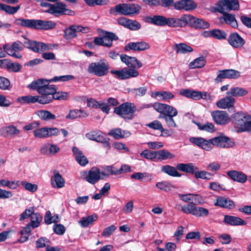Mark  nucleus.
I'll list each match as a JSON object with an SVG mask.
<instances>
[{"mask_svg":"<svg viewBox=\"0 0 251 251\" xmlns=\"http://www.w3.org/2000/svg\"><path fill=\"white\" fill-rule=\"evenodd\" d=\"M189 140L194 145L206 151H209L213 146L228 148H231L235 145L233 141L223 133H220L218 136L212 138L209 140L201 137H191Z\"/></svg>","mask_w":251,"mask_h":251,"instance_id":"f257e3e1","label":"nucleus"},{"mask_svg":"<svg viewBox=\"0 0 251 251\" xmlns=\"http://www.w3.org/2000/svg\"><path fill=\"white\" fill-rule=\"evenodd\" d=\"M43 78L38 79L33 81L27 85V87L33 90H36L40 95L31 96L28 95L19 98L18 100L23 103H34L38 102L41 104H46L45 94L43 92Z\"/></svg>","mask_w":251,"mask_h":251,"instance_id":"f03ea898","label":"nucleus"},{"mask_svg":"<svg viewBox=\"0 0 251 251\" xmlns=\"http://www.w3.org/2000/svg\"><path fill=\"white\" fill-rule=\"evenodd\" d=\"M14 24L18 26L37 30H50L53 28L56 24L51 21L17 18Z\"/></svg>","mask_w":251,"mask_h":251,"instance_id":"7ed1b4c3","label":"nucleus"},{"mask_svg":"<svg viewBox=\"0 0 251 251\" xmlns=\"http://www.w3.org/2000/svg\"><path fill=\"white\" fill-rule=\"evenodd\" d=\"M43 92L45 94L46 103L48 104L54 100H65L68 99L69 94L65 92L57 91V87L48 84L46 79H43Z\"/></svg>","mask_w":251,"mask_h":251,"instance_id":"20e7f679","label":"nucleus"},{"mask_svg":"<svg viewBox=\"0 0 251 251\" xmlns=\"http://www.w3.org/2000/svg\"><path fill=\"white\" fill-rule=\"evenodd\" d=\"M23 41H16L12 43L11 45L5 44L3 46L4 51L10 56L15 58L20 59L22 58V55L19 52L23 50L24 48L29 49V39L25 36L23 35Z\"/></svg>","mask_w":251,"mask_h":251,"instance_id":"39448f33","label":"nucleus"},{"mask_svg":"<svg viewBox=\"0 0 251 251\" xmlns=\"http://www.w3.org/2000/svg\"><path fill=\"white\" fill-rule=\"evenodd\" d=\"M176 168L179 171L194 175L195 177L197 179L210 180L214 176V174L210 172L205 171H198L199 168L192 163L187 164L178 163L176 165Z\"/></svg>","mask_w":251,"mask_h":251,"instance_id":"423d86ee","label":"nucleus"},{"mask_svg":"<svg viewBox=\"0 0 251 251\" xmlns=\"http://www.w3.org/2000/svg\"><path fill=\"white\" fill-rule=\"evenodd\" d=\"M141 7L136 3H122L116 5L114 8H111L109 13L111 14L115 13L125 16L137 15L140 13Z\"/></svg>","mask_w":251,"mask_h":251,"instance_id":"0eeeda50","label":"nucleus"},{"mask_svg":"<svg viewBox=\"0 0 251 251\" xmlns=\"http://www.w3.org/2000/svg\"><path fill=\"white\" fill-rule=\"evenodd\" d=\"M136 107L134 103L126 102L114 107V113L125 120H131L135 117Z\"/></svg>","mask_w":251,"mask_h":251,"instance_id":"6e6552de","label":"nucleus"},{"mask_svg":"<svg viewBox=\"0 0 251 251\" xmlns=\"http://www.w3.org/2000/svg\"><path fill=\"white\" fill-rule=\"evenodd\" d=\"M251 119V116L245 112L240 111L233 114L230 118V121L236 131L241 133L247 131V123Z\"/></svg>","mask_w":251,"mask_h":251,"instance_id":"1a4fd4ad","label":"nucleus"},{"mask_svg":"<svg viewBox=\"0 0 251 251\" xmlns=\"http://www.w3.org/2000/svg\"><path fill=\"white\" fill-rule=\"evenodd\" d=\"M109 68V63L105 59H101L98 62L90 63L87 70L90 74L101 77L108 74Z\"/></svg>","mask_w":251,"mask_h":251,"instance_id":"9d476101","label":"nucleus"},{"mask_svg":"<svg viewBox=\"0 0 251 251\" xmlns=\"http://www.w3.org/2000/svg\"><path fill=\"white\" fill-rule=\"evenodd\" d=\"M45 11L55 16L64 15L73 16L75 14L74 11L67 8L66 5L61 2H56L52 4L50 8H48Z\"/></svg>","mask_w":251,"mask_h":251,"instance_id":"9b49d317","label":"nucleus"},{"mask_svg":"<svg viewBox=\"0 0 251 251\" xmlns=\"http://www.w3.org/2000/svg\"><path fill=\"white\" fill-rule=\"evenodd\" d=\"M216 5L214 11L219 13H223L225 10H238L240 7L238 0H219Z\"/></svg>","mask_w":251,"mask_h":251,"instance_id":"f8f14e48","label":"nucleus"},{"mask_svg":"<svg viewBox=\"0 0 251 251\" xmlns=\"http://www.w3.org/2000/svg\"><path fill=\"white\" fill-rule=\"evenodd\" d=\"M100 169L92 167L89 171L81 172L80 177L82 179L91 184H95L100 180L103 179L102 176H100Z\"/></svg>","mask_w":251,"mask_h":251,"instance_id":"ddd939ff","label":"nucleus"},{"mask_svg":"<svg viewBox=\"0 0 251 251\" xmlns=\"http://www.w3.org/2000/svg\"><path fill=\"white\" fill-rule=\"evenodd\" d=\"M182 212L186 214H192L196 217H206L209 213L207 208L190 204H187V206L182 208Z\"/></svg>","mask_w":251,"mask_h":251,"instance_id":"4468645a","label":"nucleus"},{"mask_svg":"<svg viewBox=\"0 0 251 251\" xmlns=\"http://www.w3.org/2000/svg\"><path fill=\"white\" fill-rule=\"evenodd\" d=\"M155 110L160 113L159 118L162 119L170 115H177V110L170 105L157 102L155 105Z\"/></svg>","mask_w":251,"mask_h":251,"instance_id":"2eb2a0df","label":"nucleus"},{"mask_svg":"<svg viewBox=\"0 0 251 251\" xmlns=\"http://www.w3.org/2000/svg\"><path fill=\"white\" fill-rule=\"evenodd\" d=\"M111 74L121 80H125L130 77H135L139 75V72L134 68H125L119 70H111Z\"/></svg>","mask_w":251,"mask_h":251,"instance_id":"dca6fc26","label":"nucleus"},{"mask_svg":"<svg viewBox=\"0 0 251 251\" xmlns=\"http://www.w3.org/2000/svg\"><path fill=\"white\" fill-rule=\"evenodd\" d=\"M86 137L93 141L101 143L106 148H110L109 138L103 133L98 131H92L86 134Z\"/></svg>","mask_w":251,"mask_h":251,"instance_id":"f3484780","label":"nucleus"},{"mask_svg":"<svg viewBox=\"0 0 251 251\" xmlns=\"http://www.w3.org/2000/svg\"><path fill=\"white\" fill-rule=\"evenodd\" d=\"M187 25L196 29H204L209 27L210 24L202 19L187 14Z\"/></svg>","mask_w":251,"mask_h":251,"instance_id":"a211bd4d","label":"nucleus"},{"mask_svg":"<svg viewBox=\"0 0 251 251\" xmlns=\"http://www.w3.org/2000/svg\"><path fill=\"white\" fill-rule=\"evenodd\" d=\"M187 14L182 15L180 18H167V26L171 27H183L187 25Z\"/></svg>","mask_w":251,"mask_h":251,"instance_id":"6ab92c4d","label":"nucleus"},{"mask_svg":"<svg viewBox=\"0 0 251 251\" xmlns=\"http://www.w3.org/2000/svg\"><path fill=\"white\" fill-rule=\"evenodd\" d=\"M211 116L216 124L225 125L230 121L228 114L224 111L216 110L212 112Z\"/></svg>","mask_w":251,"mask_h":251,"instance_id":"aec40b11","label":"nucleus"},{"mask_svg":"<svg viewBox=\"0 0 251 251\" xmlns=\"http://www.w3.org/2000/svg\"><path fill=\"white\" fill-rule=\"evenodd\" d=\"M227 41L231 46L236 49L242 48L246 43L244 39L236 32L231 33Z\"/></svg>","mask_w":251,"mask_h":251,"instance_id":"412c9836","label":"nucleus"},{"mask_svg":"<svg viewBox=\"0 0 251 251\" xmlns=\"http://www.w3.org/2000/svg\"><path fill=\"white\" fill-rule=\"evenodd\" d=\"M118 24L131 30H137L141 28V24L136 20H132L125 17L118 19Z\"/></svg>","mask_w":251,"mask_h":251,"instance_id":"4be33fe9","label":"nucleus"},{"mask_svg":"<svg viewBox=\"0 0 251 251\" xmlns=\"http://www.w3.org/2000/svg\"><path fill=\"white\" fill-rule=\"evenodd\" d=\"M150 47L149 44L144 41L129 42L125 46L124 50L129 51L133 50L136 51H141L149 49Z\"/></svg>","mask_w":251,"mask_h":251,"instance_id":"5701e85b","label":"nucleus"},{"mask_svg":"<svg viewBox=\"0 0 251 251\" xmlns=\"http://www.w3.org/2000/svg\"><path fill=\"white\" fill-rule=\"evenodd\" d=\"M173 6L176 10L185 11L193 10L197 7V4L192 0H180L174 2Z\"/></svg>","mask_w":251,"mask_h":251,"instance_id":"b1692460","label":"nucleus"},{"mask_svg":"<svg viewBox=\"0 0 251 251\" xmlns=\"http://www.w3.org/2000/svg\"><path fill=\"white\" fill-rule=\"evenodd\" d=\"M120 58L122 62L125 63L129 68L139 69L142 66V63L135 57L121 54Z\"/></svg>","mask_w":251,"mask_h":251,"instance_id":"393cba45","label":"nucleus"},{"mask_svg":"<svg viewBox=\"0 0 251 251\" xmlns=\"http://www.w3.org/2000/svg\"><path fill=\"white\" fill-rule=\"evenodd\" d=\"M214 205L222 208L231 210L235 208L236 205L234 202L229 199L225 197H219L217 198Z\"/></svg>","mask_w":251,"mask_h":251,"instance_id":"a878e982","label":"nucleus"},{"mask_svg":"<svg viewBox=\"0 0 251 251\" xmlns=\"http://www.w3.org/2000/svg\"><path fill=\"white\" fill-rule=\"evenodd\" d=\"M51 185L53 188L59 189L65 186V180L57 170L53 171V176L50 178Z\"/></svg>","mask_w":251,"mask_h":251,"instance_id":"bb28decb","label":"nucleus"},{"mask_svg":"<svg viewBox=\"0 0 251 251\" xmlns=\"http://www.w3.org/2000/svg\"><path fill=\"white\" fill-rule=\"evenodd\" d=\"M223 223L230 226H245L247 224L246 221L241 218L228 215L224 216Z\"/></svg>","mask_w":251,"mask_h":251,"instance_id":"cd10ccee","label":"nucleus"},{"mask_svg":"<svg viewBox=\"0 0 251 251\" xmlns=\"http://www.w3.org/2000/svg\"><path fill=\"white\" fill-rule=\"evenodd\" d=\"M101 36H103L104 42H105V47L107 48H111L113 46V41H117L119 40L118 36L116 35L114 33L100 29Z\"/></svg>","mask_w":251,"mask_h":251,"instance_id":"c85d7f7f","label":"nucleus"},{"mask_svg":"<svg viewBox=\"0 0 251 251\" xmlns=\"http://www.w3.org/2000/svg\"><path fill=\"white\" fill-rule=\"evenodd\" d=\"M20 132V130L13 125L3 126L0 129V135L4 137L16 136Z\"/></svg>","mask_w":251,"mask_h":251,"instance_id":"c756f323","label":"nucleus"},{"mask_svg":"<svg viewBox=\"0 0 251 251\" xmlns=\"http://www.w3.org/2000/svg\"><path fill=\"white\" fill-rule=\"evenodd\" d=\"M29 50L35 52L40 53L50 50L48 44L44 43L29 40Z\"/></svg>","mask_w":251,"mask_h":251,"instance_id":"7c9ffc66","label":"nucleus"},{"mask_svg":"<svg viewBox=\"0 0 251 251\" xmlns=\"http://www.w3.org/2000/svg\"><path fill=\"white\" fill-rule=\"evenodd\" d=\"M87 106L88 107H93L96 109L100 108L103 112L108 114L110 110V108L106 105L104 102L98 101L92 98L87 99Z\"/></svg>","mask_w":251,"mask_h":251,"instance_id":"2f4dec72","label":"nucleus"},{"mask_svg":"<svg viewBox=\"0 0 251 251\" xmlns=\"http://www.w3.org/2000/svg\"><path fill=\"white\" fill-rule=\"evenodd\" d=\"M227 176L233 181L244 183L247 180V176L243 172L235 170L229 171Z\"/></svg>","mask_w":251,"mask_h":251,"instance_id":"473e14b6","label":"nucleus"},{"mask_svg":"<svg viewBox=\"0 0 251 251\" xmlns=\"http://www.w3.org/2000/svg\"><path fill=\"white\" fill-rule=\"evenodd\" d=\"M147 22L159 26H167V18L161 15H154L153 17H147Z\"/></svg>","mask_w":251,"mask_h":251,"instance_id":"72a5a7b5","label":"nucleus"},{"mask_svg":"<svg viewBox=\"0 0 251 251\" xmlns=\"http://www.w3.org/2000/svg\"><path fill=\"white\" fill-rule=\"evenodd\" d=\"M235 99L228 96L218 101L216 105L219 108L226 109L233 107Z\"/></svg>","mask_w":251,"mask_h":251,"instance_id":"f704fd0d","label":"nucleus"},{"mask_svg":"<svg viewBox=\"0 0 251 251\" xmlns=\"http://www.w3.org/2000/svg\"><path fill=\"white\" fill-rule=\"evenodd\" d=\"M173 48L176 53L186 54L193 51L191 46L183 43L175 44Z\"/></svg>","mask_w":251,"mask_h":251,"instance_id":"c9c22d12","label":"nucleus"},{"mask_svg":"<svg viewBox=\"0 0 251 251\" xmlns=\"http://www.w3.org/2000/svg\"><path fill=\"white\" fill-rule=\"evenodd\" d=\"M220 13L223 15V17H221V20L223 19L226 24L231 25L233 28H237L238 23L234 14L226 13L225 11L223 13Z\"/></svg>","mask_w":251,"mask_h":251,"instance_id":"e433bc0d","label":"nucleus"},{"mask_svg":"<svg viewBox=\"0 0 251 251\" xmlns=\"http://www.w3.org/2000/svg\"><path fill=\"white\" fill-rule=\"evenodd\" d=\"M177 170L178 169L176 167L169 165L162 166L161 168V171L164 174L173 177H181L182 175L178 172Z\"/></svg>","mask_w":251,"mask_h":251,"instance_id":"4c0bfd02","label":"nucleus"},{"mask_svg":"<svg viewBox=\"0 0 251 251\" xmlns=\"http://www.w3.org/2000/svg\"><path fill=\"white\" fill-rule=\"evenodd\" d=\"M248 93V91L244 88L234 87L231 88L229 91L227 92V95L232 97H238L245 96Z\"/></svg>","mask_w":251,"mask_h":251,"instance_id":"58836bf2","label":"nucleus"},{"mask_svg":"<svg viewBox=\"0 0 251 251\" xmlns=\"http://www.w3.org/2000/svg\"><path fill=\"white\" fill-rule=\"evenodd\" d=\"M109 135L113 136L116 139H120L129 136L130 133L128 131L122 130L121 128H118L111 129L109 133Z\"/></svg>","mask_w":251,"mask_h":251,"instance_id":"ea45409f","label":"nucleus"},{"mask_svg":"<svg viewBox=\"0 0 251 251\" xmlns=\"http://www.w3.org/2000/svg\"><path fill=\"white\" fill-rule=\"evenodd\" d=\"M20 8V5L12 6L10 5L2 3L0 1V10L3 11L8 14L13 15L16 13Z\"/></svg>","mask_w":251,"mask_h":251,"instance_id":"a19ab883","label":"nucleus"},{"mask_svg":"<svg viewBox=\"0 0 251 251\" xmlns=\"http://www.w3.org/2000/svg\"><path fill=\"white\" fill-rule=\"evenodd\" d=\"M88 114L84 111L78 109L70 110L69 113L66 116V119L74 120L77 118L86 117Z\"/></svg>","mask_w":251,"mask_h":251,"instance_id":"79ce46f5","label":"nucleus"},{"mask_svg":"<svg viewBox=\"0 0 251 251\" xmlns=\"http://www.w3.org/2000/svg\"><path fill=\"white\" fill-rule=\"evenodd\" d=\"M175 155L166 150H161L157 151V160L162 161L174 158Z\"/></svg>","mask_w":251,"mask_h":251,"instance_id":"37998d69","label":"nucleus"},{"mask_svg":"<svg viewBox=\"0 0 251 251\" xmlns=\"http://www.w3.org/2000/svg\"><path fill=\"white\" fill-rule=\"evenodd\" d=\"M206 63L205 57L200 56L194 60L189 64V67L191 69L201 68L203 67Z\"/></svg>","mask_w":251,"mask_h":251,"instance_id":"c03bdc74","label":"nucleus"},{"mask_svg":"<svg viewBox=\"0 0 251 251\" xmlns=\"http://www.w3.org/2000/svg\"><path fill=\"white\" fill-rule=\"evenodd\" d=\"M42 219V216L40 213L34 212L30 216L31 222L28 224L33 228L38 227Z\"/></svg>","mask_w":251,"mask_h":251,"instance_id":"a18cd8bd","label":"nucleus"},{"mask_svg":"<svg viewBox=\"0 0 251 251\" xmlns=\"http://www.w3.org/2000/svg\"><path fill=\"white\" fill-rule=\"evenodd\" d=\"M140 155L142 157L152 161L157 160V151L145 150L140 153Z\"/></svg>","mask_w":251,"mask_h":251,"instance_id":"49530a36","label":"nucleus"},{"mask_svg":"<svg viewBox=\"0 0 251 251\" xmlns=\"http://www.w3.org/2000/svg\"><path fill=\"white\" fill-rule=\"evenodd\" d=\"M37 115L41 119L46 121L54 120L56 118V116L54 114L47 110H41L38 111Z\"/></svg>","mask_w":251,"mask_h":251,"instance_id":"de8ad7c7","label":"nucleus"},{"mask_svg":"<svg viewBox=\"0 0 251 251\" xmlns=\"http://www.w3.org/2000/svg\"><path fill=\"white\" fill-rule=\"evenodd\" d=\"M97 219V215L93 214L92 215L88 216L86 217H82L81 219L79 221V223L82 227H85L92 224V223L94 221H96Z\"/></svg>","mask_w":251,"mask_h":251,"instance_id":"09e8293b","label":"nucleus"},{"mask_svg":"<svg viewBox=\"0 0 251 251\" xmlns=\"http://www.w3.org/2000/svg\"><path fill=\"white\" fill-rule=\"evenodd\" d=\"M200 130H204L208 132H213L215 131L214 125L212 123L207 122L202 125L200 122H194Z\"/></svg>","mask_w":251,"mask_h":251,"instance_id":"8fccbe9b","label":"nucleus"},{"mask_svg":"<svg viewBox=\"0 0 251 251\" xmlns=\"http://www.w3.org/2000/svg\"><path fill=\"white\" fill-rule=\"evenodd\" d=\"M207 93L203 91H198L191 90L190 98L194 100H199L200 99L206 100Z\"/></svg>","mask_w":251,"mask_h":251,"instance_id":"3c124183","label":"nucleus"},{"mask_svg":"<svg viewBox=\"0 0 251 251\" xmlns=\"http://www.w3.org/2000/svg\"><path fill=\"white\" fill-rule=\"evenodd\" d=\"M156 186L159 189L164 191H170L175 189L176 187L170 182L162 181L156 184Z\"/></svg>","mask_w":251,"mask_h":251,"instance_id":"603ef678","label":"nucleus"},{"mask_svg":"<svg viewBox=\"0 0 251 251\" xmlns=\"http://www.w3.org/2000/svg\"><path fill=\"white\" fill-rule=\"evenodd\" d=\"M157 96H160L162 97V100H167L170 99H172L175 97L174 94H173L171 92L169 91H158L156 92L154 94V96H153L154 98H156Z\"/></svg>","mask_w":251,"mask_h":251,"instance_id":"864d4df0","label":"nucleus"},{"mask_svg":"<svg viewBox=\"0 0 251 251\" xmlns=\"http://www.w3.org/2000/svg\"><path fill=\"white\" fill-rule=\"evenodd\" d=\"M75 78L74 75H64L61 76H56L53 78L50 79H46L48 81V84L50 82H57V81H67Z\"/></svg>","mask_w":251,"mask_h":251,"instance_id":"5fc2aeb1","label":"nucleus"},{"mask_svg":"<svg viewBox=\"0 0 251 251\" xmlns=\"http://www.w3.org/2000/svg\"><path fill=\"white\" fill-rule=\"evenodd\" d=\"M75 27V26L73 25L65 29L64 37L66 39H72L77 36L76 30H75L74 28Z\"/></svg>","mask_w":251,"mask_h":251,"instance_id":"6e6d98bb","label":"nucleus"},{"mask_svg":"<svg viewBox=\"0 0 251 251\" xmlns=\"http://www.w3.org/2000/svg\"><path fill=\"white\" fill-rule=\"evenodd\" d=\"M212 37L218 40H225L226 38V33L223 30L218 29H213Z\"/></svg>","mask_w":251,"mask_h":251,"instance_id":"4d7b16f0","label":"nucleus"},{"mask_svg":"<svg viewBox=\"0 0 251 251\" xmlns=\"http://www.w3.org/2000/svg\"><path fill=\"white\" fill-rule=\"evenodd\" d=\"M22 65L18 63L11 62L9 61L7 66V71L11 72L17 73L21 71Z\"/></svg>","mask_w":251,"mask_h":251,"instance_id":"13d9d810","label":"nucleus"},{"mask_svg":"<svg viewBox=\"0 0 251 251\" xmlns=\"http://www.w3.org/2000/svg\"><path fill=\"white\" fill-rule=\"evenodd\" d=\"M46 127L37 128L33 131L35 137L38 138H45L47 137Z\"/></svg>","mask_w":251,"mask_h":251,"instance_id":"bf43d9fd","label":"nucleus"},{"mask_svg":"<svg viewBox=\"0 0 251 251\" xmlns=\"http://www.w3.org/2000/svg\"><path fill=\"white\" fill-rule=\"evenodd\" d=\"M147 126L151 128L159 130L161 133H163L164 131V128L161 122L157 120L150 123Z\"/></svg>","mask_w":251,"mask_h":251,"instance_id":"052dcab7","label":"nucleus"},{"mask_svg":"<svg viewBox=\"0 0 251 251\" xmlns=\"http://www.w3.org/2000/svg\"><path fill=\"white\" fill-rule=\"evenodd\" d=\"M22 186H23L26 190L34 193L38 189V186L35 184H32L30 182L26 181H22L21 182Z\"/></svg>","mask_w":251,"mask_h":251,"instance_id":"680f3d73","label":"nucleus"},{"mask_svg":"<svg viewBox=\"0 0 251 251\" xmlns=\"http://www.w3.org/2000/svg\"><path fill=\"white\" fill-rule=\"evenodd\" d=\"M192 201L190 202V204L196 205L202 204L204 202V200L203 198L198 194H193L192 196Z\"/></svg>","mask_w":251,"mask_h":251,"instance_id":"e2e57ef3","label":"nucleus"},{"mask_svg":"<svg viewBox=\"0 0 251 251\" xmlns=\"http://www.w3.org/2000/svg\"><path fill=\"white\" fill-rule=\"evenodd\" d=\"M227 79H236L240 76V72L233 69H226Z\"/></svg>","mask_w":251,"mask_h":251,"instance_id":"0e129e2a","label":"nucleus"},{"mask_svg":"<svg viewBox=\"0 0 251 251\" xmlns=\"http://www.w3.org/2000/svg\"><path fill=\"white\" fill-rule=\"evenodd\" d=\"M34 212V207H30L29 208H26L23 212L21 214L19 219L20 221H23L29 217H30L31 215Z\"/></svg>","mask_w":251,"mask_h":251,"instance_id":"69168bd1","label":"nucleus"},{"mask_svg":"<svg viewBox=\"0 0 251 251\" xmlns=\"http://www.w3.org/2000/svg\"><path fill=\"white\" fill-rule=\"evenodd\" d=\"M53 230L56 234L61 235L65 233L66 228L62 224H55L53 226Z\"/></svg>","mask_w":251,"mask_h":251,"instance_id":"338daca9","label":"nucleus"},{"mask_svg":"<svg viewBox=\"0 0 251 251\" xmlns=\"http://www.w3.org/2000/svg\"><path fill=\"white\" fill-rule=\"evenodd\" d=\"M131 92L136 96L142 97L146 94L147 92V88L146 87H141L139 88H133L131 89Z\"/></svg>","mask_w":251,"mask_h":251,"instance_id":"774afa93","label":"nucleus"}]
</instances>
